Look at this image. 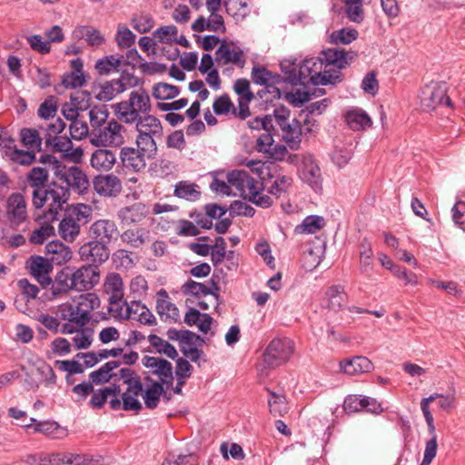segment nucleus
I'll list each match as a JSON object with an SVG mask.
<instances>
[{"label":"nucleus","mask_w":465,"mask_h":465,"mask_svg":"<svg viewBox=\"0 0 465 465\" xmlns=\"http://www.w3.org/2000/svg\"><path fill=\"white\" fill-rule=\"evenodd\" d=\"M123 57L118 55H106L95 63V69L99 74H108L114 71H119L123 66Z\"/></svg>","instance_id":"45"},{"label":"nucleus","mask_w":465,"mask_h":465,"mask_svg":"<svg viewBox=\"0 0 465 465\" xmlns=\"http://www.w3.org/2000/svg\"><path fill=\"white\" fill-rule=\"evenodd\" d=\"M99 305L100 299L95 293L80 294L72 303L60 306L61 318L81 328L89 322L91 312L98 308Z\"/></svg>","instance_id":"3"},{"label":"nucleus","mask_w":465,"mask_h":465,"mask_svg":"<svg viewBox=\"0 0 465 465\" xmlns=\"http://www.w3.org/2000/svg\"><path fill=\"white\" fill-rule=\"evenodd\" d=\"M104 292L108 300L121 301L124 297V285L122 276L117 272H109L104 281Z\"/></svg>","instance_id":"29"},{"label":"nucleus","mask_w":465,"mask_h":465,"mask_svg":"<svg viewBox=\"0 0 465 465\" xmlns=\"http://www.w3.org/2000/svg\"><path fill=\"white\" fill-rule=\"evenodd\" d=\"M46 145H52L54 152L69 153L73 149V143L67 136L54 135L48 134L45 138Z\"/></svg>","instance_id":"54"},{"label":"nucleus","mask_w":465,"mask_h":465,"mask_svg":"<svg viewBox=\"0 0 465 465\" xmlns=\"http://www.w3.org/2000/svg\"><path fill=\"white\" fill-rule=\"evenodd\" d=\"M93 185L98 194L105 197L117 196L123 188L121 180L113 173L95 176Z\"/></svg>","instance_id":"18"},{"label":"nucleus","mask_w":465,"mask_h":465,"mask_svg":"<svg viewBox=\"0 0 465 465\" xmlns=\"http://www.w3.org/2000/svg\"><path fill=\"white\" fill-rule=\"evenodd\" d=\"M290 111L284 106L274 109L275 124L282 129V137L292 149H297L301 143L303 129L300 120L292 119L288 122Z\"/></svg>","instance_id":"7"},{"label":"nucleus","mask_w":465,"mask_h":465,"mask_svg":"<svg viewBox=\"0 0 465 465\" xmlns=\"http://www.w3.org/2000/svg\"><path fill=\"white\" fill-rule=\"evenodd\" d=\"M281 69L285 76L282 82H288L292 85L301 84L300 64H297L293 62L283 61L281 63Z\"/></svg>","instance_id":"51"},{"label":"nucleus","mask_w":465,"mask_h":465,"mask_svg":"<svg viewBox=\"0 0 465 465\" xmlns=\"http://www.w3.org/2000/svg\"><path fill=\"white\" fill-rule=\"evenodd\" d=\"M446 94L447 88L444 83H431L422 89L420 103L427 110H433L441 104L451 106V100Z\"/></svg>","instance_id":"10"},{"label":"nucleus","mask_w":465,"mask_h":465,"mask_svg":"<svg viewBox=\"0 0 465 465\" xmlns=\"http://www.w3.org/2000/svg\"><path fill=\"white\" fill-rule=\"evenodd\" d=\"M233 104L227 94H223L218 97L213 104V109L217 115H226L229 113L232 114Z\"/></svg>","instance_id":"64"},{"label":"nucleus","mask_w":465,"mask_h":465,"mask_svg":"<svg viewBox=\"0 0 465 465\" xmlns=\"http://www.w3.org/2000/svg\"><path fill=\"white\" fill-rule=\"evenodd\" d=\"M6 215L12 224L16 226L25 223L27 214V203L21 193H11L6 200Z\"/></svg>","instance_id":"15"},{"label":"nucleus","mask_w":465,"mask_h":465,"mask_svg":"<svg viewBox=\"0 0 465 465\" xmlns=\"http://www.w3.org/2000/svg\"><path fill=\"white\" fill-rule=\"evenodd\" d=\"M115 39L121 48H129L134 44L135 35L125 25H119Z\"/></svg>","instance_id":"63"},{"label":"nucleus","mask_w":465,"mask_h":465,"mask_svg":"<svg viewBox=\"0 0 465 465\" xmlns=\"http://www.w3.org/2000/svg\"><path fill=\"white\" fill-rule=\"evenodd\" d=\"M121 241L133 248H141L149 238V232L144 228L127 229L120 235Z\"/></svg>","instance_id":"34"},{"label":"nucleus","mask_w":465,"mask_h":465,"mask_svg":"<svg viewBox=\"0 0 465 465\" xmlns=\"http://www.w3.org/2000/svg\"><path fill=\"white\" fill-rule=\"evenodd\" d=\"M74 290L78 292L90 291L100 282V270L98 267L85 264L72 271Z\"/></svg>","instance_id":"14"},{"label":"nucleus","mask_w":465,"mask_h":465,"mask_svg":"<svg viewBox=\"0 0 465 465\" xmlns=\"http://www.w3.org/2000/svg\"><path fill=\"white\" fill-rule=\"evenodd\" d=\"M173 194L178 198L195 202L200 198L201 192L197 184L189 181H180L175 184Z\"/></svg>","instance_id":"40"},{"label":"nucleus","mask_w":465,"mask_h":465,"mask_svg":"<svg viewBox=\"0 0 465 465\" xmlns=\"http://www.w3.org/2000/svg\"><path fill=\"white\" fill-rule=\"evenodd\" d=\"M59 179L65 183L63 187H67L68 190L71 188L81 194L84 193L90 186L86 174L77 166L68 168Z\"/></svg>","instance_id":"19"},{"label":"nucleus","mask_w":465,"mask_h":465,"mask_svg":"<svg viewBox=\"0 0 465 465\" xmlns=\"http://www.w3.org/2000/svg\"><path fill=\"white\" fill-rule=\"evenodd\" d=\"M71 290H74L72 270L69 268L63 269L57 272L54 281H53L49 298H56L62 294L67 293Z\"/></svg>","instance_id":"24"},{"label":"nucleus","mask_w":465,"mask_h":465,"mask_svg":"<svg viewBox=\"0 0 465 465\" xmlns=\"http://www.w3.org/2000/svg\"><path fill=\"white\" fill-rule=\"evenodd\" d=\"M357 56L353 51L338 47L323 50L320 56L307 58L300 64L301 84H335L342 81L341 69Z\"/></svg>","instance_id":"1"},{"label":"nucleus","mask_w":465,"mask_h":465,"mask_svg":"<svg viewBox=\"0 0 465 465\" xmlns=\"http://www.w3.org/2000/svg\"><path fill=\"white\" fill-rule=\"evenodd\" d=\"M129 319L135 320L144 325H154L156 319L151 311L140 301H131L128 303Z\"/></svg>","instance_id":"31"},{"label":"nucleus","mask_w":465,"mask_h":465,"mask_svg":"<svg viewBox=\"0 0 465 465\" xmlns=\"http://www.w3.org/2000/svg\"><path fill=\"white\" fill-rule=\"evenodd\" d=\"M328 307L332 311L341 310L347 302V293L341 285H332L326 292Z\"/></svg>","instance_id":"39"},{"label":"nucleus","mask_w":465,"mask_h":465,"mask_svg":"<svg viewBox=\"0 0 465 465\" xmlns=\"http://www.w3.org/2000/svg\"><path fill=\"white\" fill-rule=\"evenodd\" d=\"M325 226V220L322 216L309 215L303 219L301 224H298L294 232L296 234H313L318 232Z\"/></svg>","instance_id":"37"},{"label":"nucleus","mask_w":465,"mask_h":465,"mask_svg":"<svg viewBox=\"0 0 465 465\" xmlns=\"http://www.w3.org/2000/svg\"><path fill=\"white\" fill-rule=\"evenodd\" d=\"M138 135L161 138L163 136V126L160 120L151 114L139 118L134 122Z\"/></svg>","instance_id":"26"},{"label":"nucleus","mask_w":465,"mask_h":465,"mask_svg":"<svg viewBox=\"0 0 465 465\" xmlns=\"http://www.w3.org/2000/svg\"><path fill=\"white\" fill-rule=\"evenodd\" d=\"M156 137L137 135L135 139L136 149L149 159L154 158L157 152Z\"/></svg>","instance_id":"49"},{"label":"nucleus","mask_w":465,"mask_h":465,"mask_svg":"<svg viewBox=\"0 0 465 465\" xmlns=\"http://www.w3.org/2000/svg\"><path fill=\"white\" fill-rule=\"evenodd\" d=\"M185 336L187 337V340L183 339L181 341L179 345L180 350L186 358L196 362L203 354V351H200L198 347L202 346L205 341L201 336L191 331H187V332H185Z\"/></svg>","instance_id":"23"},{"label":"nucleus","mask_w":465,"mask_h":465,"mask_svg":"<svg viewBox=\"0 0 465 465\" xmlns=\"http://www.w3.org/2000/svg\"><path fill=\"white\" fill-rule=\"evenodd\" d=\"M214 60L220 66L232 64L242 69L246 64V55L236 44L223 39L215 52Z\"/></svg>","instance_id":"8"},{"label":"nucleus","mask_w":465,"mask_h":465,"mask_svg":"<svg viewBox=\"0 0 465 465\" xmlns=\"http://www.w3.org/2000/svg\"><path fill=\"white\" fill-rule=\"evenodd\" d=\"M228 183L239 192L240 195L247 199L255 190H263V183L250 175L244 170H232L226 175Z\"/></svg>","instance_id":"9"},{"label":"nucleus","mask_w":465,"mask_h":465,"mask_svg":"<svg viewBox=\"0 0 465 465\" xmlns=\"http://www.w3.org/2000/svg\"><path fill=\"white\" fill-rule=\"evenodd\" d=\"M115 163V153L106 147L94 150L90 159L91 166L97 171H110Z\"/></svg>","instance_id":"28"},{"label":"nucleus","mask_w":465,"mask_h":465,"mask_svg":"<svg viewBox=\"0 0 465 465\" xmlns=\"http://www.w3.org/2000/svg\"><path fill=\"white\" fill-rule=\"evenodd\" d=\"M74 35L78 37L84 38L89 45H100L104 42V36L98 30L88 26H80L76 28Z\"/></svg>","instance_id":"50"},{"label":"nucleus","mask_w":465,"mask_h":465,"mask_svg":"<svg viewBox=\"0 0 465 465\" xmlns=\"http://www.w3.org/2000/svg\"><path fill=\"white\" fill-rule=\"evenodd\" d=\"M115 80L106 81L100 85L98 92L95 94V98L101 102H109L113 100L117 94L123 93V89L117 85Z\"/></svg>","instance_id":"48"},{"label":"nucleus","mask_w":465,"mask_h":465,"mask_svg":"<svg viewBox=\"0 0 465 465\" xmlns=\"http://www.w3.org/2000/svg\"><path fill=\"white\" fill-rule=\"evenodd\" d=\"M142 362L144 367L151 370L153 374L159 377L160 383L165 385L167 388L173 387V365L170 361L163 358L146 355L142 359Z\"/></svg>","instance_id":"13"},{"label":"nucleus","mask_w":465,"mask_h":465,"mask_svg":"<svg viewBox=\"0 0 465 465\" xmlns=\"http://www.w3.org/2000/svg\"><path fill=\"white\" fill-rule=\"evenodd\" d=\"M49 223L46 221L45 223L32 232L29 237L31 243L43 244L48 238L54 235V228Z\"/></svg>","instance_id":"55"},{"label":"nucleus","mask_w":465,"mask_h":465,"mask_svg":"<svg viewBox=\"0 0 465 465\" xmlns=\"http://www.w3.org/2000/svg\"><path fill=\"white\" fill-rule=\"evenodd\" d=\"M358 31L356 29L342 28L331 33L330 39L331 43L334 45H349L358 37Z\"/></svg>","instance_id":"58"},{"label":"nucleus","mask_w":465,"mask_h":465,"mask_svg":"<svg viewBox=\"0 0 465 465\" xmlns=\"http://www.w3.org/2000/svg\"><path fill=\"white\" fill-rule=\"evenodd\" d=\"M49 171L46 168L36 166L33 167L25 178V188H30L34 198L38 195V191L46 188L48 183Z\"/></svg>","instance_id":"21"},{"label":"nucleus","mask_w":465,"mask_h":465,"mask_svg":"<svg viewBox=\"0 0 465 465\" xmlns=\"http://www.w3.org/2000/svg\"><path fill=\"white\" fill-rule=\"evenodd\" d=\"M252 80L256 84L264 85L267 93L273 98H282V92L276 86L282 83V77L280 74H272L262 66H254L252 70Z\"/></svg>","instance_id":"16"},{"label":"nucleus","mask_w":465,"mask_h":465,"mask_svg":"<svg viewBox=\"0 0 465 465\" xmlns=\"http://www.w3.org/2000/svg\"><path fill=\"white\" fill-rule=\"evenodd\" d=\"M226 13L236 22H241L251 12L249 0H223Z\"/></svg>","instance_id":"33"},{"label":"nucleus","mask_w":465,"mask_h":465,"mask_svg":"<svg viewBox=\"0 0 465 465\" xmlns=\"http://www.w3.org/2000/svg\"><path fill=\"white\" fill-rule=\"evenodd\" d=\"M78 253L83 262L98 267L109 259L110 250L107 244L93 239L84 243Z\"/></svg>","instance_id":"11"},{"label":"nucleus","mask_w":465,"mask_h":465,"mask_svg":"<svg viewBox=\"0 0 465 465\" xmlns=\"http://www.w3.org/2000/svg\"><path fill=\"white\" fill-rule=\"evenodd\" d=\"M20 140L26 149H32L35 152L42 150L43 139L39 132L34 128H23L20 130Z\"/></svg>","instance_id":"43"},{"label":"nucleus","mask_w":465,"mask_h":465,"mask_svg":"<svg viewBox=\"0 0 465 465\" xmlns=\"http://www.w3.org/2000/svg\"><path fill=\"white\" fill-rule=\"evenodd\" d=\"M345 119L349 127L354 131L363 130L371 125V117L361 109L349 111Z\"/></svg>","instance_id":"36"},{"label":"nucleus","mask_w":465,"mask_h":465,"mask_svg":"<svg viewBox=\"0 0 465 465\" xmlns=\"http://www.w3.org/2000/svg\"><path fill=\"white\" fill-rule=\"evenodd\" d=\"M45 250L46 254L50 255V260L57 264L65 262L72 258L70 248L58 240L48 242Z\"/></svg>","instance_id":"32"},{"label":"nucleus","mask_w":465,"mask_h":465,"mask_svg":"<svg viewBox=\"0 0 465 465\" xmlns=\"http://www.w3.org/2000/svg\"><path fill=\"white\" fill-rule=\"evenodd\" d=\"M340 367L341 371L346 374L357 375L371 371L373 365L367 357L356 356L341 361Z\"/></svg>","instance_id":"30"},{"label":"nucleus","mask_w":465,"mask_h":465,"mask_svg":"<svg viewBox=\"0 0 465 465\" xmlns=\"http://www.w3.org/2000/svg\"><path fill=\"white\" fill-rule=\"evenodd\" d=\"M88 114L92 131L102 128L107 124L109 113L105 106H94L90 109Z\"/></svg>","instance_id":"52"},{"label":"nucleus","mask_w":465,"mask_h":465,"mask_svg":"<svg viewBox=\"0 0 465 465\" xmlns=\"http://www.w3.org/2000/svg\"><path fill=\"white\" fill-rule=\"evenodd\" d=\"M163 393V385L158 381H153L145 390L143 389L142 396L144 405L150 410L155 409L160 401V397Z\"/></svg>","instance_id":"42"},{"label":"nucleus","mask_w":465,"mask_h":465,"mask_svg":"<svg viewBox=\"0 0 465 465\" xmlns=\"http://www.w3.org/2000/svg\"><path fill=\"white\" fill-rule=\"evenodd\" d=\"M180 94V89L176 85L166 83H157L153 86L152 94L157 100H170L175 98Z\"/></svg>","instance_id":"47"},{"label":"nucleus","mask_w":465,"mask_h":465,"mask_svg":"<svg viewBox=\"0 0 465 465\" xmlns=\"http://www.w3.org/2000/svg\"><path fill=\"white\" fill-rule=\"evenodd\" d=\"M139 149L133 146L121 148L119 158L123 166L130 172L138 173L146 166V160L149 159L141 153Z\"/></svg>","instance_id":"20"},{"label":"nucleus","mask_w":465,"mask_h":465,"mask_svg":"<svg viewBox=\"0 0 465 465\" xmlns=\"http://www.w3.org/2000/svg\"><path fill=\"white\" fill-rule=\"evenodd\" d=\"M178 29L175 25H165L157 28L153 32V37L158 39L160 43H172L176 40Z\"/></svg>","instance_id":"60"},{"label":"nucleus","mask_w":465,"mask_h":465,"mask_svg":"<svg viewBox=\"0 0 465 465\" xmlns=\"http://www.w3.org/2000/svg\"><path fill=\"white\" fill-rule=\"evenodd\" d=\"M128 302L124 298L121 301L108 300V312L118 320H129Z\"/></svg>","instance_id":"56"},{"label":"nucleus","mask_w":465,"mask_h":465,"mask_svg":"<svg viewBox=\"0 0 465 465\" xmlns=\"http://www.w3.org/2000/svg\"><path fill=\"white\" fill-rule=\"evenodd\" d=\"M90 237L105 244H110L116 240L119 231L116 223L109 219L95 221L89 229Z\"/></svg>","instance_id":"17"},{"label":"nucleus","mask_w":465,"mask_h":465,"mask_svg":"<svg viewBox=\"0 0 465 465\" xmlns=\"http://www.w3.org/2000/svg\"><path fill=\"white\" fill-rule=\"evenodd\" d=\"M125 128L112 119L102 128L92 131L90 143L97 147H119L124 143Z\"/></svg>","instance_id":"5"},{"label":"nucleus","mask_w":465,"mask_h":465,"mask_svg":"<svg viewBox=\"0 0 465 465\" xmlns=\"http://www.w3.org/2000/svg\"><path fill=\"white\" fill-rule=\"evenodd\" d=\"M267 391L269 392L268 405L270 412L273 416H284L289 411L285 396L283 394H278L269 389H267Z\"/></svg>","instance_id":"44"},{"label":"nucleus","mask_w":465,"mask_h":465,"mask_svg":"<svg viewBox=\"0 0 465 465\" xmlns=\"http://www.w3.org/2000/svg\"><path fill=\"white\" fill-rule=\"evenodd\" d=\"M5 159L19 165L29 166L36 161V152L32 149H18L15 146L12 151L5 153Z\"/></svg>","instance_id":"38"},{"label":"nucleus","mask_w":465,"mask_h":465,"mask_svg":"<svg viewBox=\"0 0 465 465\" xmlns=\"http://www.w3.org/2000/svg\"><path fill=\"white\" fill-rule=\"evenodd\" d=\"M120 365L121 361H108L101 366L98 370L92 371L89 374V381L93 384H102L108 382L115 376V374L113 373V371L118 368Z\"/></svg>","instance_id":"35"},{"label":"nucleus","mask_w":465,"mask_h":465,"mask_svg":"<svg viewBox=\"0 0 465 465\" xmlns=\"http://www.w3.org/2000/svg\"><path fill=\"white\" fill-rule=\"evenodd\" d=\"M219 286L213 281H211L209 284H204L191 279L188 280L182 287V291L185 295H192L199 298L201 296L211 294L215 298V300L219 299Z\"/></svg>","instance_id":"25"},{"label":"nucleus","mask_w":465,"mask_h":465,"mask_svg":"<svg viewBox=\"0 0 465 465\" xmlns=\"http://www.w3.org/2000/svg\"><path fill=\"white\" fill-rule=\"evenodd\" d=\"M91 213L92 209L90 206L84 203H78L73 206L71 209H69L66 215H68L74 221H77V223L80 224V223H85L87 222V218L91 215Z\"/></svg>","instance_id":"62"},{"label":"nucleus","mask_w":465,"mask_h":465,"mask_svg":"<svg viewBox=\"0 0 465 465\" xmlns=\"http://www.w3.org/2000/svg\"><path fill=\"white\" fill-rule=\"evenodd\" d=\"M148 341L150 344L157 351V352L164 354L173 360L178 356V352L174 346L161 337L155 334H150L148 336Z\"/></svg>","instance_id":"46"},{"label":"nucleus","mask_w":465,"mask_h":465,"mask_svg":"<svg viewBox=\"0 0 465 465\" xmlns=\"http://www.w3.org/2000/svg\"><path fill=\"white\" fill-rule=\"evenodd\" d=\"M156 312L162 321H174L179 317V310L169 301L168 292L164 289H161L156 293Z\"/></svg>","instance_id":"22"},{"label":"nucleus","mask_w":465,"mask_h":465,"mask_svg":"<svg viewBox=\"0 0 465 465\" xmlns=\"http://www.w3.org/2000/svg\"><path fill=\"white\" fill-rule=\"evenodd\" d=\"M274 124V113L272 114H266L263 117H255L248 122L251 129L263 131H273Z\"/></svg>","instance_id":"61"},{"label":"nucleus","mask_w":465,"mask_h":465,"mask_svg":"<svg viewBox=\"0 0 465 465\" xmlns=\"http://www.w3.org/2000/svg\"><path fill=\"white\" fill-rule=\"evenodd\" d=\"M292 179L287 175L278 176L269 188V193L277 198L284 196L292 187Z\"/></svg>","instance_id":"57"},{"label":"nucleus","mask_w":465,"mask_h":465,"mask_svg":"<svg viewBox=\"0 0 465 465\" xmlns=\"http://www.w3.org/2000/svg\"><path fill=\"white\" fill-rule=\"evenodd\" d=\"M37 194L34 198V193H31L32 205L35 210H43V213L35 214V220L53 222L57 220L59 212L67 203L70 192L67 187L53 182L46 188L39 190Z\"/></svg>","instance_id":"2"},{"label":"nucleus","mask_w":465,"mask_h":465,"mask_svg":"<svg viewBox=\"0 0 465 465\" xmlns=\"http://www.w3.org/2000/svg\"><path fill=\"white\" fill-rule=\"evenodd\" d=\"M58 232L64 241L73 242L80 233V224L65 215L59 223Z\"/></svg>","instance_id":"41"},{"label":"nucleus","mask_w":465,"mask_h":465,"mask_svg":"<svg viewBox=\"0 0 465 465\" xmlns=\"http://www.w3.org/2000/svg\"><path fill=\"white\" fill-rule=\"evenodd\" d=\"M152 109L151 99L144 89L131 92L129 99L115 105V114L125 124H134L143 114H148Z\"/></svg>","instance_id":"4"},{"label":"nucleus","mask_w":465,"mask_h":465,"mask_svg":"<svg viewBox=\"0 0 465 465\" xmlns=\"http://www.w3.org/2000/svg\"><path fill=\"white\" fill-rule=\"evenodd\" d=\"M345 4V13L348 18L353 22L360 24L364 19V12L361 0H342Z\"/></svg>","instance_id":"53"},{"label":"nucleus","mask_w":465,"mask_h":465,"mask_svg":"<svg viewBox=\"0 0 465 465\" xmlns=\"http://www.w3.org/2000/svg\"><path fill=\"white\" fill-rule=\"evenodd\" d=\"M143 392V385L138 383L133 384L131 387H127L125 391L121 394V399H111L109 401L110 408L114 411L123 409L126 411L139 412L143 409V405L138 400V397Z\"/></svg>","instance_id":"12"},{"label":"nucleus","mask_w":465,"mask_h":465,"mask_svg":"<svg viewBox=\"0 0 465 465\" xmlns=\"http://www.w3.org/2000/svg\"><path fill=\"white\" fill-rule=\"evenodd\" d=\"M211 260L214 266L220 264L226 256V242L223 237H217L215 243L211 245Z\"/></svg>","instance_id":"59"},{"label":"nucleus","mask_w":465,"mask_h":465,"mask_svg":"<svg viewBox=\"0 0 465 465\" xmlns=\"http://www.w3.org/2000/svg\"><path fill=\"white\" fill-rule=\"evenodd\" d=\"M294 343L289 338H275L263 352V363L268 368H276L286 363L292 355Z\"/></svg>","instance_id":"6"},{"label":"nucleus","mask_w":465,"mask_h":465,"mask_svg":"<svg viewBox=\"0 0 465 465\" xmlns=\"http://www.w3.org/2000/svg\"><path fill=\"white\" fill-rule=\"evenodd\" d=\"M149 214V208L142 203H135L118 211V218L123 223L132 224L142 222Z\"/></svg>","instance_id":"27"}]
</instances>
